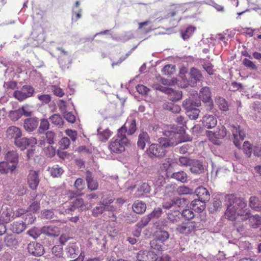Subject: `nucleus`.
Returning <instances> with one entry per match:
<instances>
[{
  "label": "nucleus",
  "mask_w": 261,
  "mask_h": 261,
  "mask_svg": "<svg viewBox=\"0 0 261 261\" xmlns=\"http://www.w3.org/2000/svg\"><path fill=\"white\" fill-rule=\"evenodd\" d=\"M227 209L225 216L228 219L233 221L238 218L242 221L249 220L250 225L257 228L261 225V217L258 215L251 216L249 210L245 209L246 203L243 199L233 195H227L225 198Z\"/></svg>",
  "instance_id": "nucleus-1"
},
{
  "label": "nucleus",
  "mask_w": 261,
  "mask_h": 261,
  "mask_svg": "<svg viewBox=\"0 0 261 261\" xmlns=\"http://www.w3.org/2000/svg\"><path fill=\"white\" fill-rule=\"evenodd\" d=\"M177 143L172 142L169 139L160 138L158 143L151 144L147 150V154L150 158L164 157L166 152V148L173 146Z\"/></svg>",
  "instance_id": "nucleus-2"
},
{
  "label": "nucleus",
  "mask_w": 261,
  "mask_h": 261,
  "mask_svg": "<svg viewBox=\"0 0 261 261\" xmlns=\"http://www.w3.org/2000/svg\"><path fill=\"white\" fill-rule=\"evenodd\" d=\"M128 143V139L126 136L123 135L118 132L117 136L110 141L109 148L114 153H120L124 151L125 147Z\"/></svg>",
  "instance_id": "nucleus-3"
},
{
  "label": "nucleus",
  "mask_w": 261,
  "mask_h": 261,
  "mask_svg": "<svg viewBox=\"0 0 261 261\" xmlns=\"http://www.w3.org/2000/svg\"><path fill=\"white\" fill-rule=\"evenodd\" d=\"M212 95L210 88L207 86L202 87L198 94L199 101L204 103L206 111H212L214 107Z\"/></svg>",
  "instance_id": "nucleus-4"
},
{
  "label": "nucleus",
  "mask_w": 261,
  "mask_h": 261,
  "mask_svg": "<svg viewBox=\"0 0 261 261\" xmlns=\"http://www.w3.org/2000/svg\"><path fill=\"white\" fill-rule=\"evenodd\" d=\"M35 92L34 88L31 85H25L20 90L14 92V97L20 101L33 96Z\"/></svg>",
  "instance_id": "nucleus-5"
},
{
  "label": "nucleus",
  "mask_w": 261,
  "mask_h": 261,
  "mask_svg": "<svg viewBox=\"0 0 261 261\" xmlns=\"http://www.w3.org/2000/svg\"><path fill=\"white\" fill-rule=\"evenodd\" d=\"M136 120L134 119H127L124 124L119 129L118 132L123 135H132L136 131Z\"/></svg>",
  "instance_id": "nucleus-6"
},
{
  "label": "nucleus",
  "mask_w": 261,
  "mask_h": 261,
  "mask_svg": "<svg viewBox=\"0 0 261 261\" xmlns=\"http://www.w3.org/2000/svg\"><path fill=\"white\" fill-rule=\"evenodd\" d=\"M189 75L188 84L192 87H195L198 83L203 81V77L201 71L196 68L190 69Z\"/></svg>",
  "instance_id": "nucleus-7"
},
{
  "label": "nucleus",
  "mask_w": 261,
  "mask_h": 261,
  "mask_svg": "<svg viewBox=\"0 0 261 261\" xmlns=\"http://www.w3.org/2000/svg\"><path fill=\"white\" fill-rule=\"evenodd\" d=\"M186 199L182 198H174L171 199L165 200L163 202V207L165 209L173 208L177 209L185 204Z\"/></svg>",
  "instance_id": "nucleus-8"
},
{
  "label": "nucleus",
  "mask_w": 261,
  "mask_h": 261,
  "mask_svg": "<svg viewBox=\"0 0 261 261\" xmlns=\"http://www.w3.org/2000/svg\"><path fill=\"white\" fill-rule=\"evenodd\" d=\"M40 182L39 171L30 170L27 176V183L32 190H36Z\"/></svg>",
  "instance_id": "nucleus-9"
},
{
  "label": "nucleus",
  "mask_w": 261,
  "mask_h": 261,
  "mask_svg": "<svg viewBox=\"0 0 261 261\" xmlns=\"http://www.w3.org/2000/svg\"><path fill=\"white\" fill-rule=\"evenodd\" d=\"M196 227V225L194 222H188L179 225L176 228V230L180 233L188 234L194 232Z\"/></svg>",
  "instance_id": "nucleus-10"
},
{
  "label": "nucleus",
  "mask_w": 261,
  "mask_h": 261,
  "mask_svg": "<svg viewBox=\"0 0 261 261\" xmlns=\"http://www.w3.org/2000/svg\"><path fill=\"white\" fill-rule=\"evenodd\" d=\"M27 248L29 253L35 256H41L44 253L43 246L38 243L31 242L28 244Z\"/></svg>",
  "instance_id": "nucleus-11"
},
{
  "label": "nucleus",
  "mask_w": 261,
  "mask_h": 261,
  "mask_svg": "<svg viewBox=\"0 0 261 261\" xmlns=\"http://www.w3.org/2000/svg\"><path fill=\"white\" fill-rule=\"evenodd\" d=\"M189 169L192 174L198 175L204 172V168L202 162L199 160L193 159L191 163Z\"/></svg>",
  "instance_id": "nucleus-12"
},
{
  "label": "nucleus",
  "mask_w": 261,
  "mask_h": 261,
  "mask_svg": "<svg viewBox=\"0 0 261 261\" xmlns=\"http://www.w3.org/2000/svg\"><path fill=\"white\" fill-rule=\"evenodd\" d=\"M154 238L161 242L164 243L169 238V233L168 231L164 230L159 225L156 226V230L154 232Z\"/></svg>",
  "instance_id": "nucleus-13"
},
{
  "label": "nucleus",
  "mask_w": 261,
  "mask_h": 261,
  "mask_svg": "<svg viewBox=\"0 0 261 261\" xmlns=\"http://www.w3.org/2000/svg\"><path fill=\"white\" fill-rule=\"evenodd\" d=\"M203 125L206 128L210 129L215 127L217 124L216 117L213 115H205L201 120Z\"/></svg>",
  "instance_id": "nucleus-14"
},
{
  "label": "nucleus",
  "mask_w": 261,
  "mask_h": 261,
  "mask_svg": "<svg viewBox=\"0 0 261 261\" xmlns=\"http://www.w3.org/2000/svg\"><path fill=\"white\" fill-rule=\"evenodd\" d=\"M15 218L14 210L11 207H6L4 208L1 215L0 221L3 223H9L11 219Z\"/></svg>",
  "instance_id": "nucleus-15"
},
{
  "label": "nucleus",
  "mask_w": 261,
  "mask_h": 261,
  "mask_svg": "<svg viewBox=\"0 0 261 261\" xmlns=\"http://www.w3.org/2000/svg\"><path fill=\"white\" fill-rule=\"evenodd\" d=\"M42 233L50 237H57L60 233V228L54 225L44 226L41 228Z\"/></svg>",
  "instance_id": "nucleus-16"
},
{
  "label": "nucleus",
  "mask_w": 261,
  "mask_h": 261,
  "mask_svg": "<svg viewBox=\"0 0 261 261\" xmlns=\"http://www.w3.org/2000/svg\"><path fill=\"white\" fill-rule=\"evenodd\" d=\"M164 93L168 95L169 100L172 101H178L182 97L181 91L171 88L167 87Z\"/></svg>",
  "instance_id": "nucleus-17"
},
{
  "label": "nucleus",
  "mask_w": 261,
  "mask_h": 261,
  "mask_svg": "<svg viewBox=\"0 0 261 261\" xmlns=\"http://www.w3.org/2000/svg\"><path fill=\"white\" fill-rule=\"evenodd\" d=\"M86 180L88 189L91 191H95L98 189V183L97 180L94 179L92 173L89 171L86 172Z\"/></svg>",
  "instance_id": "nucleus-18"
},
{
  "label": "nucleus",
  "mask_w": 261,
  "mask_h": 261,
  "mask_svg": "<svg viewBox=\"0 0 261 261\" xmlns=\"http://www.w3.org/2000/svg\"><path fill=\"white\" fill-rule=\"evenodd\" d=\"M198 199L206 202L210 199V194L207 190L202 186L198 187L195 191Z\"/></svg>",
  "instance_id": "nucleus-19"
},
{
  "label": "nucleus",
  "mask_w": 261,
  "mask_h": 261,
  "mask_svg": "<svg viewBox=\"0 0 261 261\" xmlns=\"http://www.w3.org/2000/svg\"><path fill=\"white\" fill-rule=\"evenodd\" d=\"M6 133L8 138L14 139L15 140L20 138L22 135V132L20 129L15 126H11L8 127Z\"/></svg>",
  "instance_id": "nucleus-20"
},
{
  "label": "nucleus",
  "mask_w": 261,
  "mask_h": 261,
  "mask_svg": "<svg viewBox=\"0 0 261 261\" xmlns=\"http://www.w3.org/2000/svg\"><path fill=\"white\" fill-rule=\"evenodd\" d=\"M38 125V121L36 118H29L24 121L23 126L25 129L28 132L34 131Z\"/></svg>",
  "instance_id": "nucleus-21"
},
{
  "label": "nucleus",
  "mask_w": 261,
  "mask_h": 261,
  "mask_svg": "<svg viewBox=\"0 0 261 261\" xmlns=\"http://www.w3.org/2000/svg\"><path fill=\"white\" fill-rule=\"evenodd\" d=\"M68 255L71 258H75L79 253L81 249L79 245L76 243H70L66 248Z\"/></svg>",
  "instance_id": "nucleus-22"
},
{
  "label": "nucleus",
  "mask_w": 261,
  "mask_h": 261,
  "mask_svg": "<svg viewBox=\"0 0 261 261\" xmlns=\"http://www.w3.org/2000/svg\"><path fill=\"white\" fill-rule=\"evenodd\" d=\"M201 105L200 101H195L191 98H187L182 102V107L185 109L186 111H188L196 107H199Z\"/></svg>",
  "instance_id": "nucleus-23"
},
{
  "label": "nucleus",
  "mask_w": 261,
  "mask_h": 261,
  "mask_svg": "<svg viewBox=\"0 0 261 261\" xmlns=\"http://www.w3.org/2000/svg\"><path fill=\"white\" fill-rule=\"evenodd\" d=\"M205 202L198 199H194L191 202L190 207L197 213H201L205 208Z\"/></svg>",
  "instance_id": "nucleus-24"
},
{
  "label": "nucleus",
  "mask_w": 261,
  "mask_h": 261,
  "mask_svg": "<svg viewBox=\"0 0 261 261\" xmlns=\"http://www.w3.org/2000/svg\"><path fill=\"white\" fill-rule=\"evenodd\" d=\"M208 135L211 139H212L213 138L217 139H222L226 135V129L224 126H221L217 128L216 132H209Z\"/></svg>",
  "instance_id": "nucleus-25"
},
{
  "label": "nucleus",
  "mask_w": 261,
  "mask_h": 261,
  "mask_svg": "<svg viewBox=\"0 0 261 261\" xmlns=\"http://www.w3.org/2000/svg\"><path fill=\"white\" fill-rule=\"evenodd\" d=\"M84 203V202L82 198H76L71 202L70 206L69 207L65 209L64 213L66 214H69L71 212L73 211L76 208H80L83 206Z\"/></svg>",
  "instance_id": "nucleus-26"
},
{
  "label": "nucleus",
  "mask_w": 261,
  "mask_h": 261,
  "mask_svg": "<svg viewBox=\"0 0 261 261\" xmlns=\"http://www.w3.org/2000/svg\"><path fill=\"white\" fill-rule=\"evenodd\" d=\"M18 153L15 150L8 151L5 155L6 161L9 163H12V165H15L16 167L18 163Z\"/></svg>",
  "instance_id": "nucleus-27"
},
{
  "label": "nucleus",
  "mask_w": 261,
  "mask_h": 261,
  "mask_svg": "<svg viewBox=\"0 0 261 261\" xmlns=\"http://www.w3.org/2000/svg\"><path fill=\"white\" fill-rule=\"evenodd\" d=\"M150 138L146 132H141L138 137V147L141 149H143L145 148L146 143L148 142Z\"/></svg>",
  "instance_id": "nucleus-28"
},
{
  "label": "nucleus",
  "mask_w": 261,
  "mask_h": 261,
  "mask_svg": "<svg viewBox=\"0 0 261 261\" xmlns=\"http://www.w3.org/2000/svg\"><path fill=\"white\" fill-rule=\"evenodd\" d=\"M26 228L25 223L23 221L14 222L11 225L10 229L12 232L16 233H20L23 231Z\"/></svg>",
  "instance_id": "nucleus-29"
},
{
  "label": "nucleus",
  "mask_w": 261,
  "mask_h": 261,
  "mask_svg": "<svg viewBox=\"0 0 261 261\" xmlns=\"http://www.w3.org/2000/svg\"><path fill=\"white\" fill-rule=\"evenodd\" d=\"M48 119L53 124L59 128L62 127L64 123L63 118L59 114H53L49 117Z\"/></svg>",
  "instance_id": "nucleus-30"
},
{
  "label": "nucleus",
  "mask_w": 261,
  "mask_h": 261,
  "mask_svg": "<svg viewBox=\"0 0 261 261\" xmlns=\"http://www.w3.org/2000/svg\"><path fill=\"white\" fill-rule=\"evenodd\" d=\"M132 208L136 213L142 214L146 211V205L143 201L137 200L133 203Z\"/></svg>",
  "instance_id": "nucleus-31"
},
{
  "label": "nucleus",
  "mask_w": 261,
  "mask_h": 261,
  "mask_svg": "<svg viewBox=\"0 0 261 261\" xmlns=\"http://www.w3.org/2000/svg\"><path fill=\"white\" fill-rule=\"evenodd\" d=\"M15 169V165H10V163L7 161L0 163V172L2 174H7L9 171L12 172Z\"/></svg>",
  "instance_id": "nucleus-32"
},
{
  "label": "nucleus",
  "mask_w": 261,
  "mask_h": 261,
  "mask_svg": "<svg viewBox=\"0 0 261 261\" xmlns=\"http://www.w3.org/2000/svg\"><path fill=\"white\" fill-rule=\"evenodd\" d=\"M101 129L100 128L97 129L98 138L100 141L106 142L112 135V133L109 129Z\"/></svg>",
  "instance_id": "nucleus-33"
},
{
  "label": "nucleus",
  "mask_w": 261,
  "mask_h": 261,
  "mask_svg": "<svg viewBox=\"0 0 261 261\" xmlns=\"http://www.w3.org/2000/svg\"><path fill=\"white\" fill-rule=\"evenodd\" d=\"M48 171L50 175L54 177L60 176L63 173V169L58 165H54L52 167H48Z\"/></svg>",
  "instance_id": "nucleus-34"
},
{
  "label": "nucleus",
  "mask_w": 261,
  "mask_h": 261,
  "mask_svg": "<svg viewBox=\"0 0 261 261\" xmlns=\"http://www.w3.org/2000/svg\"><path fill=\"white\" fill-rule=\"evenodd\" d=\"M171 177L182 183L187 181V174L182 171L173 173L171 175Z\"/></svg>",
  "instance_id": "nucleus-35"
},
{
  "label": "nucleus",
  "mask_w": 261,
  "mask_h": 261,
  "mask_svg": "<svg viewBox=\"0 0 261 261\" xmlns=\"http://www.w3.org/2000/svg\"><path fill=\"white\" fill-rule=\"evenodd\" d=\"M4 243L5 245L10 247H14L17 245V241L14 236L8 234L4 238Z\"/></svg>",
  "instance_id": "nucleus-36"
},
{
  "label": "nucleus",
  "mask_w": 261,
  "mask_h": 261,
  "mask_svg": "<svg viewBox=\"0 0 261 261\" xmlns=\"http://www.w3.org/2000/svg\"><path fill=\"white\" fill-rule=\"evenodd\" d=\"M232 134L233 138H239L241 141H243L245 137V133L240 129V126L237 127L234 126H232L231 129Z\"/></svg>",
  "instance_id": "nucleus-37"
},
{
  "label": "nucleus",
  "mask_w": 261,
  "mask_h": 261,
  "mask_svg": "<svg viewBox=\"0 0 261 261\" xmlns=\"http://www.w3.org/2000/svg\"><path fill=\"white\" fill-rule=\"evenodd\" d=\"M215 101L221 110L223 111H226L228 110V105L224 98L220 96H217L216 98Z\"/></svg>",
  "instance_id": "nucleus-38"
},
{
  "label": "nucleus",
  "mask_w": 261,
  "mask_h": 261,
  "mask_svg": "<svg viewBox=\"0 0 261 261\" xmlns=\"http://www.w3.org/2000/svg\"><path fill=\"white\" fill-rule=\"evenodd\" d=\"M14 143L17 147L23 150L28 146V138L25 137L19 138L15 140Z\"/></svg>",
  "instance_id": "nucleus-39"
},
{
  "label": "nucleus",
  "mask_w": 261,
  "mask_h": 261,
  "mask_svg": "<svg viewBox=\"0 0 261 261\" xmlns=\"http://www.w3.org/2000/svg\"><path fill=\"white\" fill-rule=\"evenodd\" d=\"M179 211L178 210L173 212H169L167 215L168 220L172 223H176L179 221Z\"/></svg>",
  "instance_id": "nucleus-40"
},
{
  "label": "nucleus",
  "mask_w": 261,
  "mask_h": 261,
  "mask_svg": "<svg viewBox=\"0 0 261 261\" xmlns=\"http://www.w3.org/2000/svg\"><path fill=\"white\" fill-rule=\"evenodd\" d=\"M49 127V123L47 119H42L40 121L38 132L40 134L44 133Z\"/></svg>",
  "instance_id": "nucleus-41"
},
{
  "label": "nucleus",
  "mask_w": 261,
  "mask_h": 261,
  "mask_svg": "<svg viewBox=\"0 0 261 261\" xmlns=\"http://www.w3.org/2000/svg\"><path fill=\"white\" fill-rule=\"evenodd\" d=\"M176 192L179 195H188L193 193V191L192 189L185 186H179L176 189Z\"/></svg>",
  "instance_id": "nucleus-42"
},
{
  "label": "nucleus",
  "mask_w": 261,
  "mask_h": 261,
  "mask_svg": "<svg viewBox=\"0 0 261 261\" xmlns=\"http://www.w3.org/2000/svg\"><path fill=\"white\" fill-rule=\"evenodd\" d=\"M200 112V111L199 109L195 108L188 111H187L186 113L190 119L196 120L198 118Z\"/></svg>",
  "instance_id": "nucleus-43"
},
{
  "label": "nucleus",
  "mask_w": 261,
  "mask_h": 261,
  "mask_svg": "<svg viewBox=\"0 0 261 261\" xmlns=\"http://www.w3.org/2000/svg\"><path fill=\"white\" fill-rule=\"evenodd\" d=\"M195 28L193 26H189L186 30L181 32V36L184 40H187L192 35Z\"/></svg>",
  "instance_id": "nucleus-44"
},
{
  "label": "nucleus",
  "mask_w": 261,
  "mask_h": 261,
  "mask_svg": "<svg viewBox=\"0 0 261 261\" xmlns=\"http://www.w3.org/2000/svg\"><path fill=\"white\" fill-rule=\"evenodd\" d=\"M260 205L258 198L255 196H251L249 199V206L252 209L257 211Z\"/></svg>",
  "instance_id": "nucleus-45"
},
{
  "label": "nucleus",
  "mask_w": 261,
  "mask_h": 261,
  "mask_svg": "<svg viewBox=\"0 0 261 261\" xmlns=\"http://www.w3.org/2000/svg\"><path fill=\"white\" fill-rule=\"evenodd\" d=\"M193 159L186 156H180L178 159V165L180 166L190 167Z\"/></svg>",
  "instance_id": "nucleus-46"
},
{
  "label": "nucleus",
  "mask_w": 261,
  "mask_h": 261,
  "mask_svg": "<svg viewBox=\"0 0 261 261\" xmlns=\"http://www.w3.org/2000/svg\"><path fill=\"white\" fill-rule=\"evenodd\" d=\"M40 208V203L37 200H33V201L29 205L28 210L29 212L37 213Z\"/></svg>",
  "instance_id": "nucleus-47"
},
{
  "label": "nucleus",
  "mask_w": 261,
  "mask_h": 261,
  "mask_svg": "<svg viewBox=\"0 0 261 261\" xmlns=\"http://www.w3.org/2000/svg\"><path fill=\"white\" fill-rule=\"evenodd\" d=\"M105 207L106 206H105V205L100 202V203L99 205L95 206L92 210V215L94 216H98V215L102 214V213L105 211Z\"/></svg>",
  "instance_id": "nucleus-48"
},
{
  "label": "nucleus",
  "mask_w": 261,
  "mask_h": 261,
  "mask_svg": "<svg viewBox=\"0 0 261 261\" xmlns=\"http://www.w3.org/2000/svg\"><path fill=\"white\" fill-rule=\"evenodd\" d=\"M243 65L247 68L252 70H257V68L255 64L248 59L245 58L243 60Z\"/></svg>",
  "instance_id": "nucleus-49"
},
{
  "label": "nucleus",
  "mask_w": 261,
  "mask_h": 261,
  "mask_svg": "<svg viewBox=\"0 0 261 261\" xmlns=\"http://www.w3.org/2000/svg\"><path fill=\"white\" fill-rule=\"evenodd\" d=\"M43 150L45 154L47 155L48 157H53L56 154L55 148L53 146H51V145H49V144H48V145L46 146V147H44Z\"/></svg>",
  "instance_id": "nucleus-50"
},
{
  "label": "nucleus",
  "mask_w": 261,
  "mask_h": 261,
  "mask_svg": "<svg viewBox=\"0 0 261 261\" xmlns=\"http://www.w3.org/2000/svg\"><path fill=\"white\" fill-rule=\"evenodd\" d=\"M51 90L56 96L59 97H62L64 95V91L58 86L52 85L51 86Z\"/></svg>",
  "instance_id": "nucleus-51"
},
{
  "label": "nucleus",
  "mask_w": 261,
  "mask_h": 261,
  "mask_svg": "<svg viewBox=\"0 0 261 261\" xmlns=\"http://www.w3.org/2000/svg\"><path fill=\"white\" fill-rule=\"evenodd\" d=\"M152 218L151 215L150 214L143 217L141 220L138 223V226L141 228L146 226Z\"/></svg>",
  "instance_id": "nucleus-52"
},
{
  "label": "nucleus",
  "mask_w": 261,
  "mask_h": 261,
  "mask_svg": "<svg viewBox=\"0 0 261 261\" xmlns=\"http://www.w3.org/2000/svg\"><path fill=\"white\" fill-rule=\"evenodd\" d=\"M70 140L67 137H63L59 142L60 147L62 149H66L70 145Z\"/></svg>",
  "instance_id": "nucleus-53"
},
{
  "label": "nucleus",
  "mask_w": 261,
  "mask_h": 261,
  "mask_svg": "<svg viewBox=\"0 0 261 261\" xmlns=\"http://www.w3.org/2000/svg\"><path fill=\"white\" fill-rule=\"evenodd\" d=\"M137 191L144 194L149 193L150 191V186L148 183L144 182L139 187Z\"/></svg>",
  "instance_id": "nucleus-54"
},
{
  "label": "nucleus",
  "mask_w": 261,
  "mask_h": 261,
  "mask_svg": "<svg viewBox=\"0 0 261 261\" xmlns=\"http://www.w3.org/2000/svg\"><path fill=\"white\" fill-rule=\"evenodd\" d=\"M22 116L21 111L18 109V110L11 111L10 113V117L13 121H16L18 120Z\"/></svg>",
  "instance_id": "nucleus-55"
},
{
  "label": "nucleus",
  "mask_w": 261,
  "mask_h": 261,
  "mask_svg": "<svg viewBox=\"0 0 261 261\" xmlns=\"http://www.w3.org/2000/svg\"><path fill=\"white\" fill-rule=\"evenodd\" d=\"M147 254V250L140 251L136 256L137 260L138 261H148Z\"/></svg>",
  "instance_id": "nucleus-56"
},
{
  "label": "nucleus",
  "mask_w": 261,
  "mask_h": 261,
  "mask_svg": "<svg viewBox=\"0 0 261 261\" xmlns=\"http://www.w3.org/2000/svg\"><path fill=\"white\" fill-rule=\"evenodd\" d=\"M46 139L47 140V142L49 145H51L55 143L54 139L55 137V133L53 131H48L46 132Z\"/></svg>",
  "instance_id": "nucleus-57"
},
{
  "label": "nucleus",
  "mask_w": 261,
  "mask_h": 261,
  "mask_svg": "<svg viewBox=\"0 0 261 261\" xmlns=\"http://www.w3.org/2000/svg\"><path fill=\"white\" fill-rule=\"evenodd\" d=\"M41 229H39L38 228H35L28 231V233L29 235L34 239L37 238L39 237V236L42 233Z\"/></svg>",
  "instance_id": "nucleus-58"
},
{
  "label": "nucleus",
  "mask_w": 261,
  "mask_h": 261,
  "mask_svg": "<svg viewBox=\"0 0 261 261\" xmlns=\"http://www.w3.org/2000/svg\"><path fill=\"white\" fill-rule=\"evenodd\" d=\"M74 187L77 191H82L85 187V184L83 179L81 178L76 179L74 182Z\"/></svg>",
  "instance_id": "nucleus-59"
},
{
  "label": "nucleus",
  "mask_w": 261,
  "mask_h": 261,
  "mask_svg": "<svg viewBox=\"0 0 261 261\" xmlns=\"http://www.w3.org/2000/svg\"><path fill=\"white\" fill-rule=\"evenodd\" d=\"M181 214L183 217L188 219H192L194 217L193 210L191 208L185 209L182 211Z\"/></svg>",
  "instance_id": "nucleus-60"
},
{
  "label": "nucleus",
  "mask_w": 261,
  "mask_h": 261,
  "mask_svg": "<svg viewBox=\"0 0 261 261\" xmlns=\"http://www.w3.org/2000/svg\"><path fill=\"white\" fill-rule=\"evenodd\" d=\"M156 239L152 240L150 241V246L152 250L160 251L162 249V246L158 243Z\"/></svg>",
  "instance_id": "nucleus-61"
},
{
  "label": "nucleus",
  "mask_w": 261,
  "mask_h": 261,
  "mask_svg": "<svg viewBox=\"0 0 261 261\" xmlns=\"http://www.w3.org/2000/svg\"><path fill=\"white\" fill-rule=\"evenodd\" d=\"M175 191H176V190L174 186L168 185L166 187L165 194L171 196Z\"/></svg>",
  "instance_id": "nucleus-62"
},
{
  "label": "nucleus",
  "mask_w": 261,
  "mask_h": 261,
  "mask_svg": "<svg viewBox=\"0 0 261 261\" xmlns=\"http://www.w3.org/2000/svg\"><path fill=\"white\" fill-rule=\"evenodd\" d=\"M36 217L34 215L32 214H27L25 215V217L24 219V221L23 223H25V225L27 224H32L35 221Z\"/></svg>",
  "instance_id": "nucleus-63"
},
{
  "label": "nucleus",
  "mask_w": 261,
  "mask_h": 261,
  "mask_svg": "<svg viewBox=\"0 0 261 261\" xmlns=\"http://www.w3.org/2000/svg\"><path fill=\"white\" fill-rule=\"evenodd\" d=\"M137 91L142 95L147 94L149 89L146 86L143 85H138L136 87Z\"/></svg>",
  "instance_id": "nucleus-64"
}]
</instances>
